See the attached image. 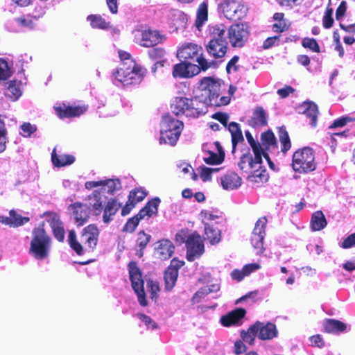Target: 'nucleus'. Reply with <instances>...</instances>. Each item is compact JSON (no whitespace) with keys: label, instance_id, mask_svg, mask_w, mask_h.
Returning <instances> with one entry per match:
<instances>
[{"label":"nucleus","instance_id":"1","mask_svg":"<svg viewBox=\"0 0 355 355\" xmlns=\"http://www.w3.org/2000/svg\"><path fill=\"white\" fill-rule=\"evenodd\" d=\"M209 78H202L200 81L199 89L200 95L189 98L176 97L171 103L172 112L175 115H184L189 118H198L207 112V107L211 105L227 103V98H216L215 92L218 89V84L212 82Z\"/></svg>","mask_w":355,"mask_h":355},{"label":"nucleus","instance_id":"2","mask_svg":"<svg viewBox=\"0 0 355 355\" xmlns=\"http://www.w3.org/2000/svg\"><path fill=\"white\" fill-rule=\"evenodd\" d=\"M262 156L270 164L269 157L264 151L243 154L239 162V168L247 175L248 182L252 184H263L268 180V174L262 164Z\"/></svg>","mask_w":355,"mask_h":355},{"label":"nucleus","instance_id":"3","mask_svg":"<svg viewBox=\"0 0 355 355\" xmlns=\"http://www.w3.org/2000/svg\"><path fill=\"white\" fill-rule=\"evenodd\" d=\"M146 74V69L135 60L121 62L112 72L114 81L123 85L139 84L142 81Z\"/></svg>","mask_w":355,"mask_h":355},{"label":"nucleus","instance_id":"4","mask_svg":"<svg viewBox=\"0 0 355 355\" xmlns=\"http://www.w3.org/2000/svg\"><path fill=\"white\" fill-rule=\"evenodd\" d=\"M207 53L214 58H221L227 53V42L226 28L223 24H217L210 28V40L206 45Z\"/></svg>","mask_w":355,"mask_h":355},{"label":"nucleus","instance_id":"5","mask_svg":"<svg viewBox=\"0 0 355 355\" xmlns=\"http://www.w3.org/2000/svg\"><path fill=\"white\" fill-rule=\"evenodd\" d=\"M182 121L169 115L164 116L160 125V144L175 146L183 130Z\"/></svg>","mask_w":355,"mask_h":355},{"label":"nucleus","instance_id":"6","mask_svg":"<svg viewBox=\"0 0 355 355\" xmlns=\"http://www.w3.org/2000/svg\"><path fill=\"white\" fill-rule=\"evenodd\" d=\"M177 56L184 60H195L203 71L212 67L214 62L208 61L203 55V49L201 46L192 42L183 44L179 47Z\"/></svg>","mask_w":355,"mask_h":355},{"label":"nucleus","instance_id":"7","mask_svg":"<svg viewBox=\"0 0 355 355\" xmlns=\"http://www.w3.org/2000/svg\"><path fill=\"white\" fill-rule=\"evenodd\" d=\"M316 162L313 150L305 147L295 151L293 155V169L300 173H308L316 168Z\"/></svg>","mask_w":355,"mask_h":355},{"label":"nucleus","instance_id":"8","mask_svg":"<svg viewBox=\"0 0 355 355\" xmlns=\"http://www.w3.org/2000/svg\"><path fill=\"white\" fill-rule=\"evenodd\" d=\"M133 40L137 44L144 47H151L162 43L164 35L158 31L146 26H139L132 31Z\"/></svg>","mask_w":355,"mask_h":355},{"label":"nucleus","instance_id":"9","mask_svg":"<svg viewBox=\"0 0 355 355\" xmlns=\"http://www.w3.org/2000/svg\"><path fill=\"white\" fill-rule=\"evenodd\" d=\"M128 268L132 288L137 295L138 302L141 306H146L148 301L144 291V281L142 278V272L137 266V262L133 261L129 262Z\"/></svg>","mask_w":355,"mask_h":355},{"label":"nucleus","instance_id":"10","mask_svg":"<svg viewBox=\"0 0 355 355\" xmlns=\"http://www.w3.org/2000/svg\"><path fill=\"white\" fill-rule=\"evenodd\" d=\"M220 8L225 17L231 20L242 19L248 12L247 6L238 0H223L220 4Z\"/></svg>","mask_w":355,"mask_h":355},{"label":"nucleus","instance_id":"11","mask_svg":"<svg viewBox=\"0 0 355 355\" xmlns=\"http://www.w3.org/2000/svg\"><path fill=\"white\" fill-rule=\"evenodd\" d=\"M186 258L188 261L192 262L200 258L205 252V245L202 237L197 233L190 234L186 245Z\"/></svg>","mask_w":355,"mask_h":355},{"label":"nucleus","instance_id":"12","mask_svg":"<svg viewBox=\"0 0 355 355\" xmlns=\"http://www.w3.org/2000/svg\"><path fill=\"white\" fill-rule=\"evenodd\" d=\"M249 26L246 24L232 25L228 30L230 42L233 47H242L249 36Z\"/></svg>","mask_w":355,"mask_h":355},{"label":"nucleus","instance_id":"13","mask_svg":"<svg viewBox=\"0 0 355 355\" xmlns=\"http://www.w3.org/2000/svg\"><path fill=\"white\" fill-rule=\"evenodd\" d=\"M44 223H42L41 227L33 231V238L31 243L30 252L36 259H43L44 257Z\"/></svg>","mask_w":355,"mask_h":355},{"label":"nucleus","instance_id":"14","mask_svg":"<svg viewBox=\"0 0 355 355\" xmlns=\"http://www.w3.org/2000/svg\"><path fill=\"white\" fill-rule=\"evenodd\" d=\"M202 69L189 62H182L173 66V76L174 78H189L198 75Z\"/></svg>","mask_w":355,"mask_h":355},{"label":"nucleus","instance_id":"15","mask_svg":"<svg viewBox=\"0 0 355 355\" xmlns=\"http://www.w3.org/2000/svg\"><path fill=\"white\" fill-rule=\"evenodd\" d=\"M53 109L60 119L77 117L83 114L87 110L86 105L71 106L66 103H57Z\"/></svg>","mask_w":355,"mask_h":355},{"label":"nucleus","instance_id":"16","mask_svg":"<svg viewBox=\"0 0 355 355\" xmlns=\"http://www.w3.org/2000/svg\"><path fill=\"white\" fill-rule=\"evenodd\" d=\"M85 187L88 190H91L94 188H100L101 191L112 193L120 189L121 182L118 179L87 181L85 184Z\"/></svg>","mask_w":355,"mask_h":355},{"label":"nucleus","instance_id":"17","mask_svg":"<svg viewBox=\"0 0 355 355\" xmlns=\"http://www.w3.org/2000/svg\"><path fill=\"white\" fill-rule=\"evenodd\" d=\"M175 252V246L168 239H161L157 242L155 248L154 255L161 261L169 259Z\"/></svg>","mask_w":355,"mask_h":355},{"label":"nucleus","instance_id":"18","mask_svg":"<svg viewBox=\"0 0 355 355\" xmlns=\"http://www.w3.org/2000/svg\"><path fill=\"white\" fill-rule=\"evenodd\" d=\"M87 203L85 204L89 209L90 214L98 216L103 209V200L100 190H95L94 192L86 198Z\"/></svg>","mask_w":355,"mask_h":355},{"label":"nucleus","instance_id":"19","mask_svg":"<svg viewBox=\"0 0 355 355\" xmlns=\"http://www.w3.org/2000/svg\"><path fill=\"white\" fill-rule=\"evenodd\" d=\"M159 204V200L158 198L150 200L135 217L130 218L128 222H139L141 220H148L150 217L157 214Z\"/></svg>","mask_w":355,"mask_h":355},{"label":"nucleus","instance_id":"20","mask_svg":"<svg viewBox=\"0 0 355 355\" xmlns=\"http://www.w3.org/2000/svg\"><path fill=\"white\" fill-rule=\"evenodd\" d=\"M203 78H209V79H211V80H213L212 82L214 83H217V85L218 84V89H217L214 93H215V96H216V98L217 99H220V98H222V97L223 98H227V103H225V104H221V105H211V106H214V107H220V106H224V105H227L230 103V100H231V97L234 94L236 90V87L233 86V85H230L229 86V89H228V91H227V94H224L223 92V90L225 89V85L223 83V81L218 78H216V77H204Z\"/></svg>","mask_w":355,"mask_h":355},{"label":"nucleus","instance_id":"21","mask_svg":"<svg viewBox=\"0 0 355 355\" xmlns=\"http://www.w3.org/2000/svg\"><path fill=\"white\" fill-rule=\"evenodd\" d=\"M68 210L76 222H86L90 214L87 206L78 202L69 205Z\"/></svg>","mask_w":355,"mask_h":355},{"label":"nucleus","instance_id":"22","mask_svg":"<svg viewBox=\"0 0 355 355\" xmlns=\"http://www.w3.org/2000/svg\"><path fill=\"white\" fill-rule=\"evenodd\" d=\"M99 231L95 224L90 223L85 227L82 233V239L88 246L94 249L97 244L98 239Z\"/></svg>","mask_w":355,"mask_h":355},{"label":"nucleus","instance_id":"23","mask_svg":"<svg viewBox=\"0 0 355 355\" xmlns=\"http://www.w3.org/2000/svg\"><path fill=\"white\" fill-rule=\"evenodd\" d=\"M246 314L243 308H236L220 318V322L224 327L237 324Z\"/></svg>","mask_w":355,"mask_h":355},{"label":"nucleus","instance_id":"24","mask_svg":"<svg viewBox=\"0 0 355 355\" xmlns=\"http://www.w3.org/2000/svg\"><path fill=\"white\" fill-rule=\"evenodd\" d=\"M220 182L225 190H234L238 189L242 183L241 178L234 172H228L221 177Z\"/></svg>","mask_w":355,"mask_h":355},{"label":"nucleus","instance_id":"25","mask_svg":"<svg viewBox=\"0 0 355 355\" xmlns=\"http://www.w3.org/2000/svg\"><path fill=\"white\" fill-rule=\"evenodd\" d=\"M322 327L324 332L327 334H340L346 331L347 324L343 322L331 318L325 319Z\"/></svg>","mask_w":355,"mask_h":355},{"label":"nucleus","instance_id":"26","mask_svg":"<svg viewBox=\"0 0 355 355\" xmlns=\"http://www.w3.org/2000/svg\"><path fill=\"white\" fill-rule=\"evenodd\" d=\"M258 338L260 340H271L277 336V329L276 325L272 322H267L266 324L259 322L258 327Z\"/></svg>","mask_w":355,"mask_h":355},{"label":"nucleus","instance_id":"27","mask_svg":"<svg viewBox=\"0 0 355 355\" xmlns=\"http://www.w3.org/2000/svg\"><path fill=\"white\" fill-rule=\"evenodd\" d=\"M249 125L254 128L264 126L267 124V115L262 107H256L249 120Z\"/></svg>","mask_w":355,"mask_h":355},{"label":"nucleus","instance_id":"28","mask_svg":"<svg viewBox=\"0 0 355 355\" xmlns=\"http://www.w3.org/2000/svg\"><path fill=\"white\" fill-rule=\"evenodd\" d=\"M208 20V4L207 1L201 3L196 11V19L195 21V26L196 28L201 31L202 28Z\"/></svg>","mask_w":355,"mask_h":355},{"label":"nucleus","instance_id":"29","mask_svg":"<svg viewBox=\"0 0 355 355\" xmlns=\"http://www.w3.org/2000/svg\"><path fill=\"white\" fill-rule=\"evenodd\" d=\"M259 325V321H257L254 324L250 326L246 331L241 330L240 333L241 340L250 345H253L256 336H258Z\"/></svg>","mask_w":355,"mask_h":355},{"label":"nucleus","instance_id":"30","mask_svg":"<svg viewBox=\"0 0 355 355\" xmlns=\"http://www.w3.org/2000/svg\"><path fill=\"white\" fill-rule=\"evenodd\" d=\"M205 233L206 239H207L211 245L218 244L221 240L220 230L214 227L213 224L205 223Z\"/></svg>","mask_w":355,"mask_h":355},{"label":"nucleus","instance_id":"31","mask_svg":"<svg viewBox=\"0 0 355 355\" xmlns=\"http://www.w3.org/2000/svg\"><path fill=\"white\" fill-rule=\"evenodd\" d=\"M23 85L21 81L12 80L8 83L6 96L12 101H17L22 94Z\"/></svg>","mask_w":355,"mask_h":355},{"label":"nucleus","instance_id":"32","mask_svg":"<svg viewBox=\"0 0 355 355\" xmlns=\"http://www.w3.org/2000/svg\"><path fill=\"white\" fill-rule=\"evenodd\" d=\"M53 164L57 167H62L70 165L74 162L75 158L72 155L61 154L57 155L55 150H53L51 155Z\"/></svg>","mask_w":355,"mask_h":355},{"label":"nucleus","instance_id":"33","mask_svg":"<svg viewBox=\"0 0 355 355\" xmlns=\"http://www.w3.org/2000/svg\"><path fill=\"white\" fill-rule=\"evenodd\" d=\"M215 145L218 148V152H209L204 156L203 159L208 164H219L224 159V153L219 147L218 142H216Z\"/></svg>","mask_w":355,"mask_h":355},{"label":"nucleus","instance_id":"34","mask_svg":"<svg viewBox=\"0 0 355 355\" xmlns=\"http://www.w3.org/2000/svg\"><path fill=\"white\" fill-rule=\"evenodd\" d=\"M179 272H175L171 268H167L165 270L164 273V279L165 284V290L171 291L175 286Z\"/></svg>","mask_w":355,"mask_h":355},{"label":"nucleus","instance_id":"35","mask_svg":"<svg viewBox=\"0 0 355 355\" xmlns=\"http://www.w3.org/2000/svg\"><path fill=\"white\" fill-rule=\"evenodd\" d=\"M261 146L267 150H272L276 149L277 144L274 134L268 131L261 135Z\"/></svg>","mask_w":355,"mask_h":355},{"label":"nucleus","instance_id":"36","mask_svg":"<svg viewBox=\"0 0 355 355\" xmlns=\"http://www.w3.org/2000/svg\"><path fill=\"white\" fill-rule=\"evenodd\" d=\"M119 208V205L114 199H111L107 201V205L104 209L103 220L104 222H109L112 220V216L114 215Z\"/></svg>","mask_w":355,"mask_h":355},{"label":"nucleus","instance_id":"37","mask_svg":"<svg viewBox=\"0 0 355 355\" xmlns=\"http://www.w3.org/2000/svg\"><path fill=\"white\" fill-rule=\"evenodd\" d=\"M87 20L93 28L107 29L110 28V23L106 21L101 15H90L87 16Z\"/></svg>","mask_w":355,"mask_h":355},{"label":"nucleus","instance_id":"38","mask_svg":"<svg viewBox=\"0 0 355 355\" xmlns=\"http://www.w3.org/2000/svg\"><path fill=\"white\" fill-rule=\"evenodd\" d=\"M228 129L232 135V145L234 148L239 142L243 140V137L237 123L234 122L230 123Z\"/></svg>","mask_w":355,"mask_h":355},{"label":"nucleus","instance_id":"39","mask_svg":"<svg viewBox=\"0 0 355 355\" xmlns=\"http://www.w3.org/2000/svg\"><path fill=\"white\" fill-rule=\"evenodd\" d=\"M304 114L311 119L310 124L312 126H315L318 112L317 105L313 103H306L304 104Z\"/></svg>","mask_w":355,"mask_h":355},{"label":"nucleus","instance_id":"40","mask_svg":"<svg viewBox=\"0 0 355 355\" xmlns=\"http://www.w3.org/2000/svg\"><path fill=\"white\" fill-rule=\"evenodd\" d=\"M147 196V192L142 188H136L132 189L128 196V200L135 206V205L142 201Z\"/></svg>","mask_w":355,"mask_h":355},{"label":"nucleus","instance_id":"41","mask_svg":"<svg viewBox=\"0 0 355 355\" xmlns=\"http://www.w3.org/2000/svg\"><path fill=\"white\" fill-rule=\"evenodd\" d=\"M68 243L70 247L76 252L78 255L83 254V248L81 244L76 239V234L74 230H71L68 235Z\"/></svg>","mask_w":355,"mask_h":355},{"label":"nucleus","instance_id":"42","mask_svg":"<svg viewBox=\"0 0 355 355\" xmlns=\"http://www.w3.org/2000/svg\"><path fill=\"white\" fill-rule=\"evenodd\" d=\"M202 222L222 219V213L214 210H202L200 214Z\"/></svg>","mask_w":355,"mask_h":355},{"label":"nucleus","instance_id":"43","mask_svg":"<svg viewBox=\"0 0 355 355\" xmlns=\"http://www.w3.org/2000/svg\"><path fill=\"white\" fill-rule=\"evenodd\" d=\"M168 18L176 26L186 20V15L179 10H171L168 14Z\"/></svg>","mask_w":355,"mask_h":355},{"label":"nucleus","instance_id":"44","mask_svg":"<svg viewBox=\"0 0 355 355\" xmlns=\"http://www.w3.org/2000/svg\"><path fill=\"white\" fill-rule=\"evenodd\" d=\"M29 220L28 217L22 216L15 210L10 211V218L0 216V222H28Z\"/></svg>","mask_w":355,"mask_h":355},{"label":"nucleus","instance_id":"45","mask_svg":"<svg viewBox=\"0 0 355 355\" xmlns=\"http://www.w3.org/2000/svg\"><path fill=\"white\" fill-rule=\"evenodd\" d=\"M38 19H35L31 15L27 17H19L15 19L16 23L24 28L33 29L36 27Z\"/></svg>","mask_w":355,"mask_h":355},{"label":"nucleus","instance_id":"46","mask_svg":"<svg viewBox=\"0 0 355 355\" xmlns=\"http://www.w3.org/2000/svg\"><path fill=\"white\" fill-rule=\"evenodd\" d=\"M151 236L145 233L144 230L140 231L138 233V238L137 239V244L141 251L140 256L143 254V250L146 248L148 243L150 242Z\"/></svg>","mask_w":355,"mask_h":355},{"label":"nucleus","instance_id":"47","mask_svg":"<svg viewBox=\"0 0 355 355\" xmlns=\"http://www.w3.org/2000/svg\"><path fill=\"white\" fill-rule=\"evenodd\" d=\"M19 134L24 137H31L37 130V127L29 122L23 123L19 128Z\"/></svg>","mask_w":355,"mask_h":355},{"label":"nucleus","instance_id":"48","mask_svg":"<svg viewBox=\"0 0 355 355\" xmlns=\"http://www.w3.org/2000/svg\"><path fill=\"white\" fill-rule=\"evenodd\" d=\"M279 139L282 144V150L286 152L291 146V141L288 132L283 128H280L279 131Z\"/></svg>","mask_w":355,"mask_h":355},{"label":"nucleus","instance_id":"49","mask_svg":"<svg viewBox=\"0 0 355 355\" xmlns=\"http://www.w3.org/2000/svg\"><path fill=\"white\" fill-rule=\"evenodd\" d=\"M302 45L306 49H309L313 52L319 53L320 46L317 41L313 38L305 37L302 41Z\"/></svg>","mask_w":355,"mask_h":355},{"label":"nucleus","instance_id":"50","mask_svg":"<svg viewBox=\"0 0 355 355\" xmlns=\"http://www.w3.org/2000/svg\"><path fill=\"white\" fill-rule=\"evenodd\" d=\"M12 71L8 67V62L3 58H0V81L9 78Z\"/></svg>","mask_w":355,"mask_h":355},{"label":"nucleus","instance_id":"51","mask_svg":"<svg viewBox=\"0 0 355 355\" xmlns=\"http://www.w3.org/2000/svg\"><path fill=\"white\" fill-rule=\"evenodd\" d=\"M147 289L152 300H157L159 291V284L152 279L147 281Z\"/></svg>","mask_w":355,"mask_h":355},{"label":"nucleus","instance_id":"52","mask_svg":"<svg viewBox=\"0 0 355 355\" xmlns=\"http://www.w3.org/2000/svg\"><path fill=\"white\" fill-rule=\"evenodd\" d=\"M333 24V9L327 7L322 17V25L325 28H330Z\"/></svg>","mask_w":355,"mask_h":355},{"label":"nucleus","instance_id":"53","mask_svg":"<svg viewBox=\"0 0 355 355\" xmlns=\"http://www.w3.org/2000/svg\"><path fill=\"white\" fill-rule=\"evenodd\" d=\"M62 223H52V230L54 236L60 242H62L64 239L65 231Z\"/></svg>","mask_w":355,"mask_h":355},{"label":"nucleus","instance_id":"54","mask_svg":"<svg viewBox=\"0 0 355 355\" xmlns=\"http://www.w3.org/2000/svg\"><path fill=\"white\" fill-rule=\"evenodd\" d=\"M189 236L190 234H189L188 230L182 229L176 233L175 236V241L178 245L185 243L186 245L187 243V241H189Z\"/></svg>","mask_w":355,"mask_h":355},{"label":"nucleus","instance_id":"55","mask_svg":"<svg viewBox=\"0 0 355 355\" xmlns=\"http://www.w3.org/2000/svg\"><path fill=\"white\" fill-rule=\"evenodd\" d=\"M44 3L42 0H39L38 2L35 3V7L31 15L35 19H39L42 18L44 15Z\"/></svg>","mask_w":355,"mask_h":355},{"label":"nucleus","instance_id":"56","mask_svg":"<svg viewBox=\"0 0 355 355\" xmlns=\"http://www.w3.org/2000/svg\"><path fill=\"white\" fill-rule=\"evenodd\" d=\"M137 317L145 323L148 328H151L152 329L157 328V323L154 322L150 316L144 313H137Z\"/></svg>","mask_w":355,"mask_h":355},{"label":"nucleus","instance_id":"57","mask_svg":"<svg viewBox=\"0 0 355 355\" xmlns=\"http://www.w3.org/2000/svg\"><path fill=\"white\" fill-rule=\"evenodd\" d=\"M263 239L264 237H263V236L252 234L251 243L254 248L261 251L263 249Z\"/></svg>","mask_w":355,"mask_h":355},{"label":"nucleus","instance_id":"58","mask_svg":"<svg viewBox=\"0 0 355 355\" xmlns=\"http://www.w3.org/2000/svg\"><path fill=\"white\" fill-rule=\"evenodd\" d=\"M311 346L314 347L322 348L324 347V341L320 334H316L309 338Z\"/></svg>","mask_w":355,"mask_h":355},{"label":"nucleus","instance_id":"59","mask_svg":"<svg viewBox=\"0 0 355 355\" xmlns=\"http://www.w3.org/2000/svg\"><path fill=\"white\" fill-rule=\"evenodd\" d=\"M245 136L248 143L252 148L253 152L263 151L262 146L254 141L249 132H245Z\"/></svg>","mask_w":355,"mask_h":355},{"label":"nucleus","instance_id":"60","mask_svg":"<svg viewBox=\"0 0 355 355\" xmlns=\"http://www.w3.org/2000/svg\"><path fill=\"white\" fill-rule=\"evenodd\" d=\"M289 24L286 20L282 21H277L272 25V30L276 33H281L287 30Z\"/></svg>","mask_w":355,"mask_h":355},{"label":"nucleus","instance_id":"61","mask_svg":"<svg viewBox=\"0 0 355 355\" xmlns=\"http://www.w3.org/2000/svg\"><path fill=\"white\" fill-rule=\"evenodd\" d=\"M347 10V3L345 1H341L336 12V19L340 21L345 16Z\"/></svg>","mask_w":355,"mask_h":355},{"label":"nucleus","instance_id":"62","mask_svg":"<svg viewBox=\"0 0 355 355\" xmlns=\"http://www.w3.org/2000/svg\"><path fill=\"white\" fill-rule=\"evenodd\" d=\"M247 350V347L242 340H236L234 343V352L236 355H240Z\"/></svg>","mask_w":355,"mask_h":355},{"label":"nucleus","instance_id":"63","mask_svg":"<svg viewBox=\"0 0 355 355\" xmlns=\"http://www.w3.org/2000/svg\"><path fill=\"white\" fill-rule=\"evenodd\" d=\"M355 245V232L348 236L342 243L343 248H349Z\"/></svg>","mask_w":355,"mask_h":355},{"label":"nucleus","instance_id":"64","mask_svg":"<svg viewBox=\"0 0 355 355\" xmlns=\"http://www.w3.org/2000/svg\"><path fill=\"white\" fill-rule=\"evenodd\" d=\"M355 245V232L348 236L342 243L343 248H349Z\"/></svg>","mask_w":355,"mask_h":355}]
</instances>
